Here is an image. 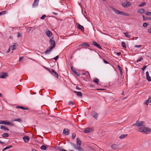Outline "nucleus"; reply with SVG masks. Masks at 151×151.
I'll return each instance as SVG.
<instances>
[{
    "label": "nucleus",
    "instance_id": "nucleus-27",
    "mask_svg": "<svg viewBox=\"0 0 151 151\" xmlns=\"http://www.w3.org/2000/svg\"><path fill=\"white\" fill-rule=\"evenodd\" d=\"M2 136L4 138L7 137L9 136V134L8 133H5L2 134Z\"/></svg>",
    "mask_w": 151,
    "mask_h": 151
},
{
    "label": "nucleus",
    "instance_id": "nucleus-42",
    "mask_svg": "<svg viewBox=\"0 0 151 151\" xmlns=\"http://www.w3.org/2000/svg\"><path fill=\"white\" fill-rule=\"evenodd\" d=\"M76 134L75 133H73L72 136V138L73 139H74L76 137Z\"/></svg>",
    "mask_w": 151,
    "mask_h": 151
},
{
    "label": "nucleus",
    "instance_id": "nucleus-39",
    "mask_svg": "<svg viewBox=\"0 0 151 151\" xmlns=\"http://www.w3.org/2000/svg\"><path fill=\"white\" fill-rule=\"evenodd\" d=\"M145 14L147 16H150L151 15V12L147 11L146 12Z\"/></svg>",
    "mask_w": 151,
    "mask_h": 151
},
{
    "label": "nucleus",
    "instance_id": "nucleus-21",
    "mask_svg": "<svg viewBox=\"0 0 151 151\" xmlns=\"http://www.w3.org/2000/svg\"><path fill=\"white\" fill-rule=\"evenodd\" d=\"M151 102V98H150L144 101V104L147 105H148L149 102Z\"/></svg>",
    "mask_w": 151,
    "mask_h": 151
},
{
    "label": "nucleus",
    "instance_id": "nucleus-10",
    "mask_svg": "<svg viewBox=\"0 0 151 151\" xmlns=\"http://www.w3.org/2000/svg\"><path fill=\"white\" fill-rule=\"evenodd\" d=\"M39 1V0H35L33 4L32 5V7H37L38 5Z\"/></svg>",
    "mask_w": 151,
    "mask_h": 151
},
{
    "label": "nucleus",
    "instance_id": "nucleus-5",
    "mask_svg": "<svg viewBox=\"0 0 151 151\" xmlns=\"http://www.w3.org/2000/svg\"><path fill=\"white\" fill-rule=\"evenodd\" d=\"M0 124H4L7 125H10L12 126H15L14 124L11 123L7 120H0Z\"/></svg>",
    "mask_w": 151,
    "mask_h": 151
},
{
    "label": "nucleus",
    "instance_id": "nucleus-58",
    "mask_svg": "<svg viewBox=\"0 0 151 151\" xmlns=\"http://www.w3.org/2000/svg\"><path fill=\"white\" fill-rule=\"evenodd\" d=\"M45 54L47 53V49L45 50Z\"/></svg>",
    "mask_w": 151,
    "mask_h": 151
},
{
    "label": "nucleus",
    "instance_id": "nucleus-52",
    "mask_svg": "<svg viewBox=\"0 0 151 151\" xmlns=\"http://www.w3.org/2000/svg\"><path fill=\"white\" fill-rule=\"evenodd\" d=\"M126 3H122V5L124 7V6H125L126 5Z\"/></svg>",
    "mask_w": 151,
    "mask_h": 151
},
{
    "label": "nucleus",
    "instance_id": "nucleus-29",
    "mask_svg": "<svg viewBox=\"0 0 151 151\" xmlns=\"http://www.w3.org/2000/svg\"><path fill=\"white\" fill-rule=\"evenodd\" d=\"M16 108L17 109L20 108L23 110H27L28 109L27 108H25L23 107L20 106H17L16 107Z\"/></svg>",
    "mask_w": 151,
    "mask_h": 151
},
{
    "label": "nucleus",
    "instance_id": "nucleus-53",
    "mask_svg": "<svg viewBox=\"0 0 151 151\" xmlns=\"http://www.w3.org/2000/svg\"><path fill=\"white\" fill-rule=\"evenodd\" d=\"M103 61H104V62L106 63V64H108L109 63L108 62L106 61L105 60H103Z\"/></svg>",
    "mask_w": 151,
    "mask_h": 151
},
{
    "label": "nucleus",
    "instance_id": "nucleus-56",
    "mask_svg": "<svg viewBox=\"0 0 151 151\" xmlns=\"http://www.w3.org/2000/svg\"><path fill=\"white\" fill-rule=\"evenodd\" d=\"M147 19L149 20H151V18L150 17H148L147 18Z\"/></svg>",
    "mask_w": 151,
    "mask_h": 151
},
{
    "label": "nucleus",
    "instance_id": "nucleus-31",
    "mask_svg": "<svg viewBox=\"0 0 151 151\" xmlns=\"http://www.w3.org/2000/svg\"><path fill=\"white\" fill-rule=\"evenodd\" d=\"M127 134H122V135H121L119 137V138L121 139H122L126 137L127 136Z\"/></svg>",
    "mask_w": 151,
    "mask_h": 151
},
{
    "label": "nucleus",
    "instance_id": "nucleus-57",
    "mask_svg": "<svg viewBox=\"0 0 151 151\" xmlns=\"http://www.w3.org/2000/svg\"><path fill=\"white\" fill-rule=\"evenodd\" d=\"M121 52H118V53H117V55L119 56L121 55Z\"/></svg>",
    "mask_w": 151,
    "mask_h": 151
},
{
    "label": "nucleus",
    "instance_id": "nucleus-64",
    "mask_svg": "<svg viewBox=\"0 0 151 151\" xmlns=\"http://www.w3.org/2000/svg\"><path fill=\"white\" fill-rule=\"evenodd\" d=\"M142 17L143 18V19H144L145 18H144V15H142Z\"/></svg>",
    "mask_w": 151,
    "mask_h": 151
},
{
    "label": "nucleus",
    "instance_id": "nucleus-38",
    "mask_svg": "<svg viewBox=\"0 0 151 151\" xmlns=\"http://www.w3.org/2000/svg\"><path fill=\"white\" fill-rule=\"evenodd\" d=\"M145 4H146V3L145 2H143L141 4H140L139 5V7H142V6L145 5Z\"/></svg>",
    "mask_w": 151,
    "mask_h": 151
},
{
    "label": "nucleus",
    "instance_id": "nucleus-36",
    "mask_svg": "<svg viewBox=\"0 0 151 151\" xmlns=\"http://www.w3.org/2000/svg\"><path fill=\"white\" fill-rule=\"evenodd\" d=\"M117 67L119 68V69L120 72L121 74H122V71L121 68L119 65H117Z\"/></svg>",
    "mask_w": 151,
    "mask_h": 151
},
{
    "label": "nucleus",
    "instance_id": "nucleus-40",
    "mask_svg": "<svg viewBox=\"0 0 151 151\" xmlns=\"http://www.w3.org/2000/svg\"><path fill=\"white\" fill-rule=\"evenodd\" d=\"M6 13V11H3L1 12H0V15H4Z\"/></svg>",
    "mask_w": 151,
    "mask_h": 151
},
{
    "label": "nucleus",
    "instance_id": "nucleus-46",
    "mask_svg": "<svg viewBox=\"0 0 151 151\" xmlns=\"http://www.w3.org/2000/svg\"><path fill=\"white\" fill-rule=\"evenodd\" d=\"M21 34H20L19 32H18L17 33V37H21Z\"/></svg>",
    "mask_w": 151,
    "mask_h": 151
},
{
    "label": "nucleus",
    "instance_id": "nucleus-62",
    "mask_svg": "<svg viewBox=\"0 0 151 151\" xmlns=\"http://www.w3.org/2000/svg\"><path fill=\"white\" fill-rule=\"evenodd\" d=\"M2 96V94L0 93V97H1Z\"/></svg>",
    "mask_w": 151,
    "mask_h": 151
},
{
    "label": "nucleus",
    "instance_id": "nucleus-34",
    "mask_svg": "<svg viewBox=\"0 0 151 151\" xmlns=\"http://www.w3.org/2000/svg\"><path fill=\"white\" fill-rule=\"evenodd\" d=\"M12 147V146L11 145H10V146H7L3 149V151L6 150L7 149L10 148Z\"/></svg>",
    "mask_w": 151,
    "mask_h": 151
},
{
    "label": "nucleus",
    "instance_id": "nucleus-13",
    "mask_svg": "<svg viewBox=\"0 0 151 151\" xmlns=\"http://www.w3.org/2000/svg\"><path fill=\"white\" fill-rule=\"evenodd\" d=\"M146 79L148 82L151 81V77L149 75V73L148 71H147L146 73Z\"/></svg>",
    "mask_w": 151,
    "mask_h": 151
},
{
    "label": "nucleus",
    "instance_id": "nucleus-61",
    "mask_svg": "<svg viewBox=\"0 0 151 151\" xmlns=\"http://www.w3.org/2000/svg\"><path fill=\"white\" fill-rule=\"evenodd\" d=\"M45 33L46 34V35H47V30L45 32Z\"/></svg>",
    "mask_w": 151,
    "mask_h": 151
},
{
    "label": "nucleus",
    "instance_id": "nucleus-4",
    "mask_svg": "<svg viewBox=\"0 0 151 151\" xmlns=\"http://www.w3.org/2000/svg\"><path fill=\"white\" fill-rule=\"evenodd\" d=\"M112 10L115 13L117 14L123 15L126 16H129V14L123 12L118 11L115 8L111 7Z\"/></svg>",
    "mask_w": 151,
    "mask_h": 151
},
{
    "label": "nucleus",
    "instance_id": "nucleus-51",
    "mask_svg": "<svg viewBox=\"0 0 151 151\" xmlns=\"http://www.w3.org/2000/svg\"><path fill=\"white\" fill-rule=\"evenodd\" d=\"M76 89L77 90H81V89L79 87H78V86H76Z\"/></svg>",
    "mask_w": 151,
    "mask_h": 151
},
{
    "label": "nucleus",
    "instance_id": "nucleus-1",
    "mask_svg": "<svg viewBox=\"0 0 151 151\" xmlns=\"http://www.w3.org/2000/svg\"><path fill=\"white\" fill-rule=\"evenodd\" d=\"M71 145L75 150L78 151H84L83 149L81 147V141L79 138L77 137L76 139V145L73 143H72Z\"/></svg>",
    "mask_w": 151,
    "mask_h": 151
},
{
    "label": "nucleus",
    "instance_id": "nucleus-2",
    "mask_svg": "<svg viewBox=\"0 0 151 151\" xmlns=\"http://www.w3.org/2000/svg\"><path fill=\"white\" fill-rule=\"evenodd\" d=\"M54 37L53 36L49 38L50 40L49 41V45L50 46L49 47L48 49V53L51 51L53 48H54L55 46V41L53 39Z\"/></svg>",
    "mask_w": 151,
    "mask_h": 151
},
{
    "label": "nucleus",
    "instance_id": "nucleus-3",
    "mask_svg": "<svg viewBox=\"0 0 151 151\" xmlns=\"http://www.w3.org/2000/svg\"><path fill=\"white\" fill-rule=\"evenodd\" d=\"M138 131L143 133L147 134H149L151 131V129L147 127H139Z\"/></svg>",
    "mask_w": 151,
    "mask_h": 151
},
{
    "label": "nucleus",
    "instance_id": "nucleus-7",
    "mask_svg": "<svg viewBox=\"0 0 151 151\" xmlns=\"http://www.w3.org/2000/svg\"><path fill=\"white\" fill-rule=\"evenodd\" d=\"M48 71L51 73L53 75V76L57 78H58V75L57 73L53 70H50L48 68Z\"/></svg>",
    "mask_w": 151,
    "mask_h": 151
},
{
    "label": "nucleus",
    "instance_id": "nucleus-45",
    "mask_svg": "<svg viewBox=\"0 0 151 151\" xmlns=\"http://www.w3.org/2000/svg\"><path fill=\"white\" fill-rule=\"evenodd\" d=\"M143 59V58L141 57L139 58V59H138L137 60V62H140Z\"/></svg>",
    "mask_w": 151,
    "mask_h": 151
},
{
    "label": "nucleus",
    "instance_id": "nucleus-16",
    "mask_svg": "<svg viewBox=\"0 0 151 151\" xmlns=\"http://www.w3.org/2000/svg\"><path fill=\"white\" fill-rule=\"evenodd\" d=\"M93 44L96 47L98 48L101 49V48L100 46V45L97 42L95 41H93L92 42Z\"/></svg>",
    "mask_w": 151,
    "mask_h": 151
},
{
    "label": "nucleus",
    "instance_id": "nucleus-23",
    "mask_svg": "<svg viewBox=\"0 0 151 151\" xmlns=\"http://www.w3.org/2000/svg\"><path fill=\"white\" fill-rule=\"evenodd\" d=\"M13 121H17L18 122L20 123H21L22 122V119L20 118H17V119H14L12 120Z\"/></svg>",
    "mask_w": 151,
    "mask_h": 151
},
{
    "label": "nucleus",
    "instance_id": "nucleus-60",
    "mask_svg": "<svg viewBox=\"0 0 151 151\" xmlns=\"http://www.w3.org/2000/svg\"><path fill=\"white\" fill-rule=\"evenodd\" d=\"M81 29V31L82 32H84V29Z\"/></svg>",
    "mask_w": 151,
    "mask_h": 151
},
{
    "label": "nucleus",
    "instance_id": "nucleus-17",
    "mask_svg": "<svg viewBox=\"0 0 151 151\" xmlns=\"http://www.w3.org/2000/svg\"><path fill=\"white\" fill-rule=\"evenodd\" d=\"M145 9L143 8L138 9L137 10V12L139 13L142 14L144 12Z\"/></svg>",
    "mask_w": 151,
    "mask_h": 151
},
{
    "label": "nucleus",
    "instance_id": "nucleus-20",
    "mask_svg": "<svg viewBox=\"0 0 151 151\" xmlns=\"http://www.w3.org/2000/svg\"><path fill=\"white\" fill-rule=\"evenodd\" d=\"M71 70L78 76H80V74L79 73H77L75 69H74L73 67H71Z\"/></svg>",
    "mask_w": 151,
    "mask_h": 151
},
{
    "label": "nucleus",
    "instance_id": "nucleus-54",
    "mask_svg": "<svg viewBox=\"0 0 151 151\" xmlns=\"http://www.w3.org/2000/svg\"><path fill=\"white\" fill-rule=\"evenodd\" d=\"M22 57H20L19 58V60L20 61H21L23 59Z\"/></svg>",
    "mask_w": 151,
    "mask_h": 151
},
{
    "label": "nucleus",
    "instance_id": "nucleus-28",
    "mask_svg": "<svg viewBox=\"0 0 151 151\" xmlns=\"http://www.w3.org/2000/svg\"><path fill=\"white\" fill-rule=\"evenodd\" d=\"M52 36L53 37V36H52V34L51 32L49 30H48V37H51Z\"/></svg>",
    "mask_w": 151,
    "mask_h": 151
},
{
    "label": "nucleus",
    "instance_id": "nucleus-55",
    "mask_svg": "<svg viewBox=\"0 0 151 151\" xmlns=\"http://www.w3.org/2000/svg\"><path fill=\"white\" fill-rule=\"evenodd\" d=\"M148 31L149 32L151 33V29H149Z\"/></svg>",
    "mask_w": 151,
    "mask_h": 151
},
{
    "label": "nucleus",
    "instance_id": "nucleus-49",
    "mask_svg": "<svg viewBox=\"0 0 151 151\" xmlns=\"http://www.w3.org/2000/svg\"><path fill=\"white\" fill-rule=\"evenodd\" d=\"M142 46V45H135V47H140Z\"/></svg>",
    "mask_w": 151,
    "mask_h": 151
},
{
    "label": "nucleus",
    "instance_id": "nucleus-63",
    "mask_svg": "<svg viewBox=\"0 0 151 151\" xmlns=\"http://www.w3.org/2000/svg\"><path fill=\"white\" fill-rule=\"evenodd\" d=\"M53 13L55 14H58L57 13Z\"/></svg>",
    "mask_w": 151,
    "mask_h": 151
},
{
    "label": "nucleus",
    "instance_id": "nucleus-19",
    "mask_svg": "<svg viewBox=\"0 0 151 151\" xmlns=\"http://www.w3.org/2000/svg\"><path fill=\"white\" fill-rule=\"evenodd\" d=\"M0 129H3L5 130H9V129L6 126H4L2 125H1L0 126Z\"/></svg>",
    "mask_w": 151,
    "mask_h": 151
},
{
    "label": "nucleus",
    "instance_id": "nucleus-47",
    "mask_svg": "<svg viewBox=\"0 0 151 151\" xmlns=\"http://www.w3.org/2000/svg\"><path fill=\"white\" fill-rule=\"evenodd\" d=\"M10 50H11V49H10V48L9 47V48L8 49V50L6 51V53H9V52H10Z\"/></svg>",
    "mask_w": 151,
    "mask_h": 151
},
{
    "label": "nucleus",
    "instance_id": "nucleus-11",
    "mask_svg": "<svg viewBox=\"0 0 151 151\" xmlns=\"http://www.w3.org/2000/svg\"><path fill=\"white\" fill-rule=\"evenodd\" d=\"M91 115L96 119H97L99 114L95 112H92L91 113Z\"/></svg>",
    "mask_w": 151,
    "mask_h": 151
},
{
    "label": "nucleus",
    "instance_id": "nucleus-35",
    "mask_svg": "<svg viewBox=\"0 0 151 151\" xmlns=\"http://www.w3.org/2000/svg\"><path fill=\"white\" fill-rule=\"evenodd\" d=\"M124 33V34L125 36L128 38H130L131 37V36L129 35H128V33Z\"/></svg>",
    "mask_w": 151,
    "mask_h": 151
},
{
    "label": "nucleus",
    "instance_id": "nucleus-50",
    "mask_svg": "<svg viewBox=\"0 0 151 151\" xmlns=\"http://www.w3.org/2000/svg\"><path fill=\"white\" fill-rule=\"evenodd\" d=\"M146 68V66H145L142 68V69L143 71H144L145 70V69Z\"/></svg>",
    "mask_w": 151,
    "mask_h": 151
},
{
    "label": "nucleus",
    "instance_id": "nucleus-41",
    "mask_svg": "<svg viewBox=\"0 0 151 151\" xmlns=\"http://www.w3.org/2000/svg\"><path fill=\"white\" fill-rule=\"evenodd\" d=\"M148 24L147 23H143V26L144 27H146L148 25Z\"/></svg>",
    "mask_w": 151,
    "mask_h": 151
},
{
    "label": "nucleus",
    "instance_id": "nucleus-43",
    "mask_svg": "<svg viewBox=\"0 0 151 151\" xmlns=\"http://www.w3.org/2000/svg\"><path fill=\"white\" fill-rule=\"evenodd\" d=\"M68 104L69 105H73L74 103L73 101H70L69 102Z\"/></svg>",
    "mask_w": 151,
    "mask_h": 151
},
{
    "label": "nucleus",
    "instance_id": "nucleus-48",
    "mask_svg": "<svg viewBox=\"0 0 151 151\" xmlns=\"http://www.w3.org/2000/svg\"><path fill=\"white\" fill-rule=\"evenodd\" d=\"M58 58V55L56 57H55L54 59H55V60H56Z\"/></svg>",
    "mask_w": 151,
    "mask_h": 151
},
{
    "label": "nucleus",
    "instance_id": "nucleus-32",
    "mask_svg": "<svg viewBox=\"0 0 151 151\" xmlns=\"http://www.w3.org/2000/svg\"><path fill=\"white\" fill-rule=\"evenodd\" d=\"M76 24L77 25V27L78 28H84L83 26L81 25L80 24H78L77 23H76Z\"/></svg>",
    "mask_w": 151,
    "mask_h": 151
},
{
    "label": "nucleus",
    "instance_id": "nucleus-22",
    "mask_svg": "<svg viewBox=\"0 0 151 151\" xmlns=\"http://www.w3.org/2000/svg\"><path fill=\"white\" fill-rule=\"evenodd\" d=\"M74 92L75 93H77V96L81 97H82V93L81 92L74 91Z\"/></svg>",
    "mask_w": 151,
    "mask_h": 151
},
{
    "label": "nucleus",
    "instance_id": "nucleus-25",
    "mask_svg": "<svg viewBox=\"0 0 151 151\" xmlns=\"http://www.w3.org/2000/svg\"><path fill=\"white\" fill-rule=\"evenodd\" d=\"M47 148L46 146L45 145H42L40 147V149L42 150H45L47 149Z\"/></svg>",
    "mask_w": 151,
    "mask_h": 151
},
{
    "label": "nucleus",
    "instance_id": "nucleus-37",
    "mask_svg": "<svg viewBox=\"0 0 151 151\" xmlns=\"http://www.w3.org/2000/svg\"><path fill=\"white\" fill-rule=\"evenodd\" d=\"M99 79L97 78H94L93 80V81L95 82V83L98 84L99 82Z\"/></svg>",
    "mask_w": 151,
    "mask_h": 151
},
{
    "label": "nucleus",
    "instance_id": "nucleus-59",
    "mask_svg": "<svg viewBox=\"0 0 151 151\" xmlns=\"http://www.w3.org/2000/svg\"><path fill=\"white\" fill-rule=\"evenodd\" d=\"M43 67L45 68L46 70H47V67H45L44 66H43Z\"/></svg>",
    "mask_w": 151,
    "mask_h": 151
},
{
    "label": "nucleus",
    "instance_id": "nucleus-6",
    "mask_svg": "<svg viewBox=\"0 0 151 151\" xmlns=\"http://www.w3.org/2000/svg\"><path fill=\"white\" fill-rule=\"evenodd\" d=\"M145 123L144 122L142 121H138L136 123L133 124V126L135 125L138 127H142L145 125Z\"/></svg>",
    "mask_w": 151,
    "mask_h": 151
},
{
    "label": "nucleus",
    "instance_id": "nucleus-14",
    "mask_svg": "<svg viewBox=\"0 0 151 151\" xmlns=\"http://www.w3.org/2000/svg\"><path fill=\"white\" fill-rule=\"evenodd\" d=\"M8 76L7 74L6 73H1L0 74V78H5L6 76Z\"/></svg>",
    "mask_w": 151,
    "mask_h": 151
},
{
    "label": "nucleus",
    "instance_id": "nucleus-18",
    "mask_svg": "<svg viewBox=\"0 0 151 151\" xmlns=\"http://www.w3.org/2000/svg\"><path fill=\"white\" fill-rule=\"evenodd\" d=\"M23 139L25 142H27L29 141V138L28 137L25 136L23 137Z\"/></svg>",
    "mask_w": 151,
    "mask_h": 151
},
{
    "label": "nucleus",
    "instance_id": "nucleus-26",
    "mask_svg": "<svg viewBox=\"0 0 151 151\" xmlns=\"http://www.w3.org/2000/svg\"><path fill=\"white\" fill-rule=\"evenodd\" d=\"M9 47L10 48L11 50H12L16 49V46L15 45L11 46Z\"/></svg>",
    "mask_w": 151,
    "mask_h": 151
},
{
    "label": "nucleus",
    "instance_id": "nucleus-33",
    "mask_svg": "<svg viewBox=\"0 0 151 151\" xmlns=\"http://www.w3.org/2000/svg\"><path fill=\"white\" fill-rule=\"evenodd\" d=\"M122 46L124 48H126L125 43L124 42H122Z\"/></svg>",
    "mask_w": 151,
    "mask_h": 151
},
{
    "label": "nucleus",
    "instance_id": "nucleus-8",
    "mask_svg": "<svg viewBox=\"0 0 151 151\" xmlns=\"http://www.w3.org/2000/svg\"><path fill=\"white\" fill-rule=\"evenodd\" d=\"M93 130L94 129L93 128L89 127L85 129L84 130V132L85 133H88L93 132Z\"/></svg>",
    "mask_w": 151,
    "mask_h": 151
},
{
    "label": "nucleus",
    "instance_id": "nucleus-30",
    "mask_svg": "<svg viewBox=\"0 0 151 151\" xmlns=\"http://www.w3.org/2000/svg\"><path fill=\"white\" fill-rule=\"evenodd\" d=\"M125 5H126L125 6H124V7H128L131 5V4L130 2H127V3H126Z\"/></svg>",
    "mask_w": 151,
    "mask_h": 151
},
{
    "label": "nucleus",
    "instance_id": "nucleus-15",
    "mask_svg": "<svg viewBox=\"0 0 151 151\" xmlns=\"http://www.w3.org/2000/svg\"><path fill=\"white\" fill-rule=\"evenodd\" d=\"M111 148L113 149H116L119 148L118 145L116 144H113L111 145Z\"/></svg>",
    "mask_w": 151,
    "mask_h": 151
},
{
    "label": "nucleus",
    "instance_id": "nucleus-24",
    "mask_svg": "<svg viewBox=\"0 0 151 151\" xmlns=\"http://www.w3.org/2000/svg\"><path fill=\"white\" fill-rule=\"evenodd\" d=\"M56 150L60 151H66V150L64 149L62 147H58L56 148Z\"/></svg>",
    "mask_w": 151,
    "mask_h": 151
},
{
    "label": "nucleus",
    "instance_id": "nucleus-12",
    "mask_svg": "<svg viewBox=\"0 0 151 151\" xmlns=\"http://www.w3.org/2000/svg\"><path fill=\"white\" fill-rule=\"evenodd\" d=\"M78 47H89L90 45L86 43H84L80 45H78Z\"/></svg>",
    "mask_w": 151,
    "mask_h": 151
},
{
    "label": "nucleus",
    "instance_id": "nucleus-9",
    "mask_svg": "<svg viewBox=\"0 0 151 151\" xmlns=\"http://www.w3.org/2000/svg\"><path fill=\"white\" fill-rule=\"evenodd\" d=\"M70 132V130L67 128L64 129L63 131V134L64 135H68Z\"/></svg>",
    "mask_w": 151,
    "mask_h": 151
},
{
    "label": "nucleus",
    "instance_id": "nucleus-44",
    "mask_svg": "<svg viewBox=\"0 0 151 151\" xmlns=\"http://www.w3.org/2000/svg\"><path fill=\"white\" fill-rule=\"evenodd\" d=\"M46 17V16L45 15H43L42 17L40 18V19H43L45 18Z\"/></svg>",
    "mask_w": 151,
    "mask_h": 151
}]
</instances>
